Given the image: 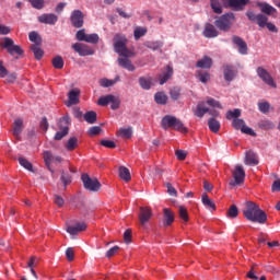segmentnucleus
Returning <instances> with one entry per match:
<instances>
[{"label": "nucleus", "mask_w": 280, "mask_h": 280, "mask_svg": "<svg viewBox=\"0 0 280 280\" xmlns=\"http://www.w3.org/2000/svg\"><path fill=\"white\" fill-rule=\"evenodd\" d=\"M243 215L248 222H257L258 224H266V222H268V214L259 208V205L253 201H247L245 203Z\"/></svg>", "instance_id": "obj_1"}, {"label": "nucleus", "mask_w": 280, "mask_h": 280, "mask_svg": "<svg viewBox=\"0 0 280 280\" xmlns=\"http://www.w3.org/2000/svg\"><path fill=\"white\" fill-rule=\"evenodd\" d=\"M128 38L124 35L116 34L114 36V51L119 54L122 58H132L135 54L126 46Z\"/></svg>", "instance_id": "obj_2"}, {"label": "nucleus", "mask_w": 280, "mask_h": 280, "mask_svg": "<svg viewBox=\"0 0 280 280\" xmlns=\"http://www.w3.org/2000/svg\"><path fill=\"white\" fill-rule=\"evenodd\" d=\"M161 126L163 130H167L172 128L173 130H177L178 132H183V133L188 132L183 121H180V119L174 116H164L162 118Z\"/></svg>", "instance_id": "obj_3"}, {"label": "nucleus", "mask_w": 280, "mask_h": 280, "mask_svg": "<svg viewBox=\"0 0 280 280\" xmlns=\"http://www.w3.org/2000/svg\"><path fill=\"white\" fill-rule=\"evenodd\" d=\"M233 21H235V13L229 12L221 16H217L214 25L220 32H229L233 25Z\"/></svg>", "instance_id": "obj_4"}, {"label": "nucleus", "mask_w": 280, "mask_h": 280, "mask_svg": "<svg viewBox=\"0 0 280 280\" xmlns=\"http://www.w3.org/2000/svg\"><path fill=\"white\" fill-rule=\"evenodd\" d=\"M1 48L7 49L10 56H23V48L19 45H14V40L10 37H4Z\"/></svg>", "instance_id": "obj_5"}, {"label": "nucleus", "mask_w": 280, "mask_h": 280, "mask_svg": "<svg viewBox=\"0 0 280 280\" xmlns=\"http://www.w3.org/2000/svg\"><path fill=\"white\" fill-rule=\"evenodd\" d=\"M81 180L83 183L84 189H86L88 191L95 192L102 189V184L100 183V180L97 178H91L89 174H83L81 176Z\"/></svg>", "instance_id": "obj_6"}, {"label": "nucleus", "mask_w": 280, "mask_h": 280, "mask_svg": "<svg viewBox=\"0 0 280 280\" xmlns=\"http://www.w3.org/2000/svg\"><path fill=\"white\" fill-rule=\"evenodd\" d=\"M246 16L249 21H252V23H257L259 27H266V25H268V16L261 13L255 14L253 11H247Z\"/></svg>", "instance_id": "obj_7"}, {"label": "nucleus", "mask_w": 280, "mask_h": 280, "mask_svg": "<svg viewBox=\"0 0 280 280\" xmlns=\"http://www.w3.org/2000/svg\"><path fill=\"white\" fill-rule=\"evenodd\" d=\"M233 178L234 180L230 182L231 187H237L244 183L246 178V172L240 165H236L235 170L233 171Z\"/></svg>", "instance_id": "obj_8"}, {"label": "nucleus", "mask_w": 280, "mask_h": 280, "mask_svg": "<svg viewBox=\"0 0 280 280\" xmlns=\"http://www.w3.org/2000/svg\"><path fill=\"white\" fill-rule=\"evenodd\" d=\"M257 75L267 84L268 86H271V89H277V83L275 82V79H272V75L269 74L268 70L264 69L262 67L257 68Z\"/></svg>", "instance_id": "obj_9"}, {"label": "nucleus", "mask_w": 280, "mask_h": 280, "mask_svg": "<svg viewBox=\"0 0 280 280\" xmlns=\"http://www.w3.org/2000/svg\"><path fill=\"white\" fill-rule=\"evenodd\" d=\"M43 156H44V161H45L47 167L49 168V172H51V174H54V170H51V167H49L51 165V163H55V165H60V163H62V156L54 155L50 153V151H45Z\"/></svg>", "instance_id": "obj_10"}, {"label": "nucleus", "mask_w": 280, "mask_h": 280, "mask_svg": "<svg viewBox=\"0 0 280 280\" xmlns=\"http://www.w3.org/2000/svg\"><path fill=\"white\" fill-rule=\"evenodd\" d=\"M70 21L72 24V27L80 28L84 25V13L80 10H74L71 13Z\"/></svg>", "instance_id": "obj_11"}, {"label": "nucleus", "mask_w": 280, "mask_h": 280, "mask_svg": "<svg viewBox=\"0 0 280 280\" xmlns=\"http://www.w3.org/2000/svg\"><path fill=\"white\" fill-rule=\"evenodd\" d=\"M223 78L225 82H233L235 78H237V70L234 66L231 65H224L223 66Z\"/></svg>", "instance_id": "obj_12"}, {"label": "nucleus", "mask_w": 280, "mask_h": 280, "mask_svg": "<svg viewBox=\"0 0 280 280\" xmlns=\"http://www.w3.org/2000/svg\"><path fill=\"white\" fill-rule=\"evenodd\" d=\"M232 43L238 47V54H241V56H246L248 54V44H246L242 37L234 35L232 37Z\"/></svg>", "instance_id": "obj_13"}, {"label": "nucleus", "mask_w": 280, "mask_h": 280, "mask_svg": "<svg viewBox=\"0 0 280 280\" xmlns=\"http://www.w3.org/2000/svg\"><path fill=\"white\" fill-rule=\"evenodd\" d=\"M37 21L44 25H55L58 23V15L54 13H44L37 18Z\"/></svg>", "instance_id": "obj_14"}, {"label": "nucleus", "mask_w": 280, "mask_h": 280, "mask_svg": "<svg viewBox=\"0 0 280 280\" xmlns=\"http://www.w3.org/2000/svg\"><path fill=\"white\" fill-rule=\"evenodd\" d=\"M151 218H152V209H150L149 207H141L140 213H139L140 224L142 226H145V224L150 222Z\"/></svg>", "instance_id": "obj_15"}, {"label": "nucleus", "mask_w": 280, "mask_h": 280, "mask_svg": "<svg viewBox=\"0 0 280 280\" xmlns=\"http://www.w3.org/2000/svg\"><path fill=\"white\" fill-rule=\"evenodd\" d=\"M248 3H250V0H228L229 8H232L235 12H242Z\"/></svg>", "instance_id": "obj_16"}, {"label": "nucleus", "mask_w": 280, "mask_h": 280, "mask_svg": "<svg viewBox=\"0 0 280 280\" xmlns=\"http://www.w3.org/2000/svg\"><path fill=\"white\" fill-rule=\"evenodd\" d=\"M72 49H74L79 56H93V49L84 44L75 43L72 45Z\"/></svg>", "instance_id": "obj_17"}, {"label": "nucleus", "mask_w": 280, "mask_h": 280, "mask_svg": "<svg viewBox=\"0 0 280 280\" xmlns=\"http://www.w3.org/2000/svg\"><path fill=\"white\" fill-rule=\"evenodd\" d=\"M202 35L205 36V38H218L220 33L215 28V25H213L211 23H206Z\"/></svg>", "instance_id": "obj_18"}, {"label": "nucleus", "mask_w": 280, "mask_h": 280, "mask_svg": "<svg viewBox=\"0 0 280 280\" xmlns=\"http://www.w3.org/2000/svg\"><path fill=\"white\" fill-rule=\"evenodd\" d=\"M67 233L69 235H78V233H82V231H86V223L78 222L75 225H70L67 228Z\"/></svg>", "instance_id": "obj_19"}, {"label": "nucleus", "mask_w": 280, "mask_h": 280, "mask_svg": "<svg viewBox=\"0 0 280 280\" xmlns=\"http://www.w3.org/2000/svg\"><path fill=\"white\" fill-rule=\"evenodd\" d=\"M174 75V68L172 66H166V70L163 74H160L159 80L160 84L163 85L165 82L172 80V77Z\"/></svg>", "instance_id": "obj_20"}, {"label": "nucleus", "mask_w": 280, "mask_h": 280, "mask_svg": "<svg viewBox=\"0 0 280 280\" xmlns=\"http://www.w3.org/2000/svg\"><path fill=\"white\" fill-rule=\"evenodd\" d=\"M129 58L130 57L118 58L117 62L122 69H127V71H135L137 68L132 65V61H130Z\"/></svg>", "instance_id": "obj_21"}, {"label": "nucleus", "mask_w": 280, "mask_h": 280, "mask_svg": "<svg viewBox=\"0 0 280 280\" xmlns=\"http://www.w3.org/2000/svg\"><path fill=\"white\" fill-rule=\"evenodd\" d=\"M196 67L198 69H211V67H213V59L209 56H205L197 61Z\"/></svg>", "instance_id": "obj_22"}, {"label": "nucleus", "mask_w": 280, "mask_h": 280, "mask_svg": "<svg viewBox=\"0 0 280 280\" xmlns=\"http://www.w3.org/2000/svg\"><path fill=\"white\" fill-rule=\"evenodd\" d=\"M58 128L61 131H57L54 139L55 141H62L67 135H69V127L68 126H62L61 122H58Z\"/></svg>", "instance_id": "obj_23"}, {"label": "nucleus", "mask_w": 280, "mask_h": 280, "mask_svg": "<svg viewBox=\"0 0 280 280\" xmlns=\"http://www.w3.org/2000/svg\"><path fill=\"white\" fill-rule=\"evenodd\" d=\"M69 103L68 106H73L75 104H80V91L78 89L71 90L68 93Z\"/></svg>", "instance_id": "obj_24"}, {"label": "nucleus", "mask_w": 280, "mask_h": 280, "mask_svg": "<svg viewBox=\"0 0 280 280\" xmlns=\"http://www.w3.org/2000/svg\"><path fill=\"white\" fill-rule=\"evenodd\" d=\"M163 213H164V225L172 226V224L174 223V212L170 208H164Z\"/></svg>", "instance_id": "obj_25"}, {"label": "nucleus", "mask_w": 280, "mask_h": 280, "mask_svg": "<svg viewBox=\"0 0 280 280\" xmlns=\"http://www.w3.org/2000/svg\"><path fill=\"white\" fill-rule=\"evenodd\" d=\"M245 164L259 165V160L257 159V154L253 151H247L245 155Z\"/></svg>", "instance_id": "obj_26"}, {"label": "nucleus", "mask_w": 280, "mask_h": 280, "mask_svg": "<svg viewBox=\"0 0 280 280\" xmlns=\"http://www.w3.org/2000/svg\"><path fill=\"white\" fill-rule=\"evenodd\" d=\"M21 132H23V119L18 118L13 122V136L19 139Z\"/></svg>", "instance_id": "obj_27"}, {"label": "nucleus", "mask_w": 280, "mask_h": 280, "mask_svg": "<svg viewBox=\"0 0 280 280\" xmlns=\"http://www.w3.org/2000/svg\"><path fill=\"white\" fill-rule=\"evenodd\" d=\"M258 8H260L262 14H275V12H277V9H275V7L266 3V2H259L258 3Z\"/></svg>", "instance_id": "obj_28"}, {"label": "nucleus", "mask_w": 280, "mask_h": 280, "mask_svg": "<svg viewBox=\"0 0 280 280\" xmlns=\"http://www.w3.org/2000/svg\"><path fill=\"white\" fill-rule=\"evenodd\" d=\"M139 85L141 89L144 91H150L152 89V78H145V77H140L139 78Z\"/></svg>", "instance_id": "obj_29"}, {"label": "nucleus", "mask_w": 280, "mask_h": 280, "mask_svg": "<svg viewBox=\"0 0 280 280\" xmlns=\"http://www.w3.org/2000/svg\"><path fill=\"white\" fill-rule=\"evenodd\" d=\"M201 202L206 207V209H211L212 211H215V202L209 198V195L203 194L201 196Z\"/></svg>", "instance_id": "obj_30"}, {"label": "nucleus", "mask_w": 280, "mask_h": 280, "mask_svg": "<svg viewBox=\"0 0 280 280\" xmlns=\"http://www.w3.org/2000/svg\"><path fill=\"white\" fill-rule=\"evenodd\" d=\"M202 104L205 103H199L197 105V107L195 109H192V113L196 117H199L200 119H202V117H205L206 113H209V108L208 107H202Z\"/></svg>", "instance_id": "obj_31"}, {"label": "nucleus", "mask_w": 280, "mask_h": 280, "mask_svg": "<svg viewBox=\"0 0 280 280\" xmlns=\"http://www.w3.org/2000/svg\"><path fill=\"white\" fill-rule=\"evenodd\" d=\"M119 81V77H117L115 80H110V79H101L100 80V86H102L103 89H108L110 86H115V84H117V82Z\"/></svg>", "instance_id": "obj_32"}, {"label": "nucleus", "mask_w": 280, "mask_h": 280, "mask_svg": "<svg viewBox=\"0 0 280 280\" xmlns=\"http://www.w3.org/2000/svg\"><path fill=\"white\" fill-rule=\"evenodd\" d=\"M144 47H147L148 49H151L152 51H159V49L163 48V42L161 40L147 42L144 44Z\"/></svg>", "instance_id": "obj_33"}, {"label": "nucleus", "mask_w": 280, "mask_h": 280, "mask_svg": "<svg viewBox=\"0 0 280 280\" xmlns=\"http://www.w3.org/2000/svg\"><path fill=\"white\" fill-rule=\"evenodd\" d=\"M258 128L260 130H273L275 128V122L268 119H262L258 122Z\"/></svg>", "instance_id": "obj_34"}, {"label": "nucleus", "mask_w": 280, "mask_h": 280, "mask_svg": "<svg viewBox=\"0 0 280 280\" xmlns=\"http://www.w3.org/2000/svg\"><path fill=\"white\" fill-rule=\"evenodd\" d=\"M154 101L161 106H165L167 104V94L165 92H158L154 95Z\"/></svg>", "instance_id": "obj_35"}, {"label": "nucleus", "mask_w": 280, "mask_h": 280, "mask_svg": "<svg viewBox=\"0 0 280 280\" xmlns=\"http://www.w3.org/2000/svg\"><path fill=\"white\" fill-rule=\"evenodd\" d=\"M83 119L88 122V124H95L97 121V113L90 110L86 112L83 115Z\"/></svg>", "instance_id": "obj_36"}, {"label": "nucleus", "mask_w": 280, "mask_h": 280, "mask_svg": "<svg viewBox=\"0 0 280 280\" xmlns=\"http://www.w3.org/2000/svg\"><path fill=\"white\" fill-rule=\"evenodd\" d=\"M238 215H240V210L237 209V206L235 205L230 206L226 212V217L230 220H235V218H237Z\"/></svg>", "instance_id": "obj_37"}, {"label": "nucleus", "mask_w": 280, "mask_h": 280, "mask_svg": "<svg viewBox=\"0 0 280 280\" xmlns=\"http://www.w3.org/2000/svg\"><path fill=\"white\" fill-rule=\"evenodd\" d=\"M115 95L108 94L105 96H101L97 101L98 106H108L110 102H113Z\"/></svg>", "instance_id": "obj_38"}, {"label": "nucleus", "mask_w": 280, "mask_h": 280, "mask_svg": "<svg viewBox=\"0 0 280 280\" xmlns=\"http://www.w3.org/2000/svg\"><path fill=\"white\" fill-rule=\"evenodd\" d=\"M119 176L122 180H125L126 183H128L131 178L130 176V170H128V167L126 166H120L119 167Z\"/></svg>", "instance_id": "obj_39"}, {"label": "nucleus", "mask_w": 280, "mask_h": 280, "mask_svg": "<svg viewBox=\"0 0 280 280\" xmlns=\"http://www.w3.org/2000/svg\"><path fill=\"white\" fill-rule=\"evenodd\" d=\"M208 126L211 132H214V133L220 132V121L215 120V118H210L208 120Z\"/></svg>", "instance_id": "obj_40"}, {"label": "nucleus", "mask_w": 280, "mask_h": 280, "mask_svg": "<svg viewBox=\"0 0 280 280\" xmlns=\"http://www.w3.org/2000/svg\"><path fill=\"white\" fill-rule=\"evenodd\" d=\"M51 62L55 69H63L65 67V60L61 56H56L55 58H52Z\"/></svg>", "instance_id": "obj_41"}, {"label": "nucleus", "mask_w": 280, "mask_h": 280, "mask_svg": "<svg viewBox=\"0 0 280 280\" xmlns=\"http://www.w3.org/2000/svg\"><path fill=\"white\" fill-rule=\"evenodd\" d=\"M60 180L65 186V189H67V185H71V174L68 172L61 171Z\"/></svg>", "instance_id": "obj_42"}, {"label": "nucleus", "mask_w": 280, "mask_h": 280, "mask_svg": "<svg viewBox=\"0 0 280 280\" xmlns=\"http://www.w3.org/2000/svg\"><path fill=\"white\" fill-rule=\"evenodd\" d=\"M19 163L22 167H24V170H27L28 172H34V166L27 159L19 158Z\"/></svg>", "instance_id": "obj_43"}, {"label": "nucleus", "mask_w": 280, "mask_h": 280, "mask_svg": "<svg viewBox=\"0 0 280 280\" xmlns=\"http://www.w3.org/2000/svg\"><path fill=\"white\" fill-rule=\"evenodd\" d=\"M66 148H67L68 152H73V150H75V148H78V139L75 137H71L68 140Z\"/></svg>", "instance_id": "obj_44"}, {"label": "nucleus", "mask_w": 280, "mask_h": 280, "mask_svg": "<svg viewBox=\"0 0 280 280\" xmlns=\"http://www.w3.org/2000/svg\"><path fill=\"white\" fill-rule=\"evenodd\" d=\"M240 117H242V109L240 108L229 110L226 114V119H240Z\"/></svg>", "instance_id": "obj_45"}, {"label": "nucleus", "mask_w": 280, "mask_h": 280, "mask_svg": "<svg viewBox=\"0 0 280 280\" xmlns=\"http://www.w3.org/2000/svg\"><path fill=\"white\" fill-rule=\"evenodd\" d=\"M145 34H148V28L145 27H141V26H138L135 32H133V36H135V39L136 40H139V38L145 36Z\"/></svg>", "instance_id": "obj_46"}, {"label": "nucleus", "mask_w": 280, "mask_h": 280, "mask_svg": "<svg viewBox=\"0 0 280 280\" xmlns=\"http://www.w3.org/2000/svg\"><path fill=\"white\" fill-rule=\"evenodd\" d=\"M232 126L235 130H242L246 126V122L244 121V119L234 118L232 120Z\"/></svg>", "instance_id": "obj_47"}, {"label": "nucleus", "mask_w": 280, "mask_h": 280, "mask_svg": "<svg viewBox=\"0 0 280 280\" xmlns=\"http://www.w3.org/2000/svg\"><path fill=\"white\" fill-rule=\"evenodd\" d=\"M36 60H40V58H43V56L45 55V52L40 49V47L38 45H33L31 47Z\"/></svg>", "instance_id": "obj_48"}, {"label": "nucleus", "mask_w": 280, "mask_h": 280, "mask_svg": "<svg viewBox=\"0 0 280 280\" xmlns=\"http://www.w3.org/2000/svg\"><path fill=\"white\" fill-rule=\"evenodd\" d=\"M85 43H91L92 45H96V43H100V35L95 33L88 34L85 37Z\"/></svg>", "instance_id": "obj_49"}, {"label": "nucleus", "mask_w": 280, "mask_h": 280, "mask_svg": "<svg viewBox=\"0 0 280 280\" xmlns=\"http://www.w3.org/2000/svg\"><path fill=\"white\" fill-rule=\"evenodd\" d=\"M197 73H198L199 81H201L202 84H207V82L211 80V74H209V72L198 71Z\"/></svg>", "instance_id": "obj_50"}, {"label": "nucleus", "mask_w": 280, "mask_h": 280, "mask_svg": "<svg viewBox=\"0 0 280 280\" xmlns=\"http://www.w3.org/2000/svg\"><path fill=\"white\" fill-rule=\"evenodd\" d=\"M119 136L122 139H130V137H132V128H121L119 130Z\"/></svg>", "instance_id": "obj_51"}, {"label": "nucleus", "mask_w": 280, "mask_h": 280, "mask_svg": "<svg viewBox=\"0 0 280 280\" xmlns=\"http://www.w3.org/2000/svg\"><path fill=\"white\" fill-rule=\"evenodd\" d=\"M170 96L174 102H176L177 100H180V88L171 89Z\"/></svg>", "instance_id": "obj_52"}, {"label": "nucleus", "mask_w": 280, "mask_h": 280, "mask_svg": "<svg viewBox=\"0 0 280 280\" xmlns=\"http://www.w3.org/2000/svg\"><path fill=\"white\" fill-rule=\"evenodd\" d=\"M28 2L35 10H43L45 8V0H28Z\"/></svg>", "instance_id": "obj_53"}, {"label": "nucleus", "mask_w": 280, "mask_h": 280, "mask_svg": "<svg viewBox=\"0 0 280 280\" xmlns=\"http://www.w3.org/2000/svg\"><path fill=\"white\" fill-rule=\"evenodd\" d=\"M210 5L214 14H222V5L220 4V0H217L215 2H210Z\"/></svg>", "instance_id": "obj_54"}, {"label": "nucleus", "mask_w": 280, "mask_h": 280, "mask_svg": "<svg viewBox=\"0 0 280 280\" xmlns=\"http://www.w3.org/2000/svg\"><path fill=\"white\" fill-rule=\"evenodd\" d=\"M179 218L184 220V222H189V214L187 213V208L183 206L179 207Z\"/></svg>", "instance_id": "obj_55"}, {"label": "nucleus", "mask_w": 280, "mask_h": 280, "mask_svg": "<svg viewBox=\"0 0 280 280\" xmlns=\"http://www.w3.org/2000/svg\"><path fill=\"white\" fill-rule=\"evenodd\" d=\"M258 108L260 113H264V115H266V113H269L270 110V103L268 102L258 103Z\"/></svg>", "instance_id": "obj_56"}, {"label": "nucleus", "mask_w": 280, "mask_h": 280, "mask_svg": "<svg viewBox=\"0 0 280 280\" xmlns=\"http://www.w3.org/2000/svg\"><path fill=\"white\" fill-rule=\"evenodd\" d=\"M101 145H103V148H109L110 150H114V148H117V144L115 143V141H112V140H101Z\"/></svg>", "instance_id": "obj_57"}, {"label": "nucleus", "mask_w": 280, "mask_h": 280, "mask_svg": "<svg viewBox=\"0 0 280 280\" xmlns=\"http://www.w3.org/2000/svg\"><path fill=\"white\" fill-rule=\"evenodd\" d=\"M28 38L31 43H35V45H38V43H40V36L34 31L30 33Z\"/></svg>", "instance_id": "obj_58"}, {"label": "nucleus", "mask_w": 280, "mask_h": 280, "mask_svg": "<svg viewBox=\"0 0 280 280\" xmlns=\"http://www.w3.org/2000/svg\"><path fill=\"white\" fill-rule=\"evenodd\" d=\"M167 194L171 195L173 198H176L178 196V191L174 186H172L171 183H166Z\"/></svg>", "instance_id": "obj_59"}, {"label": "nucleus", "mask_w": 280, "mask_h": 280, "mask_svg": "<svg viewBox=\"0 0 280 280\" xmlns=\"http://www.w3.org/2000/svg\"><path fill=\"white\" fill-rule=\"evenodd\" d=\"M110 108L112 110H117L119 108V106L121 105V101L119 100V97L114 96L113 101L110 102Z\"/></svg>", "instance_id": "obj_60"}, {"label": "nucleus", "mask_w": 280, "mask_h": 280, "mask_svg": "<svg viewBox=\"0 0 280 280\" xmlns=\"http://www.w3.org/2000/svg\"><path fill=\"white\" fill-rule=\"evenodd\" d=\"M102 132V127L94 126L89 129L90 137H95L96 135H100Z\"/></svg>", "instance_id": "obj_61"}, {"label": "nucleus", "mask_w": 280, "mask_h": 280, "mask_svg": "<svg viewBox=\"0 0 280 280\" xmlns=\"http://www.w3.org/2000/svg\"><path fill=\"white\" fill-rule=\"evenodd\" d=\"M66 257H67L68 261H73V259L75 257V253L73 252V248L68 247L66 249Z\"/></svg>", "instance_id": "obj_62"}, {"label": "nucleus", "mask_w": 280, "mask_h": 280, "mask_svg": "<svg viewBox=\"0 0 280 280\" xmlns=\"http://www.w3.org/2000/svg\"><path fill=\"white\" fill-rule=\"evenodd\" d=\"M75 36H77V40H81L85 43L88 34L85 33L84 30H80L77 32Z\"/></svg>", "instance_id": "obj_63"}, {"label": "nucleus", "mask_w": 280, "mask_h": 280, "mask_svg": "<svg viewBox=\"0 0 280 280\" xmlns=\"http://www.w3.org/2000/svg\"><path fill=\"white\" fill-rule=\"evenodd\" d=\"M54 202H55V205H57V207H63L65 206V199L59 195L54 196Z\"/></svg>", "instance_id": "obj_64"}]
</instances>
